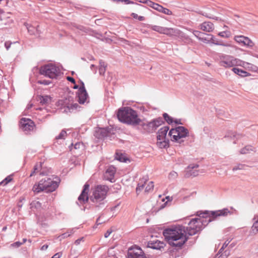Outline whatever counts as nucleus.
Instances as JSON below:
<instances>
[{"instance_id": "nucleus-1", "label": "nucleus", "mask_w": 258, "mask_h": 258, "mask_svg": "<svg viewBox=\"0 0 258 258\" xmlns=\"http://www.w3.org/2000/svg\"><path fill=\"white\" fill-rule=\"evenodd\" d=\"M229 213L227 208L216 211H198L197 215L199 218L191 219L187 227L180 225L172 226L164 229L163 234L170 245L181 248L188 239L187 235L196 234L217 217L226 216Z\"/></svg>"}, {"instance_id": "nucleus-2", "label": "nucleus", "mask_w": 258, "mask_h": 258, "mask_svg": "<svg viewBox=\"0 0 258 258\" xmlns=\"http://www.w3.org/2000/svg\"><path fill=\"white\" fill-rule=\"evenodd\" d=\"M117 117L123 123L134 126L141 124L142 120L139 118L137 112L130 107H124L118 109Z\"/></svg>"}, {"instance_id": "nucleus-3", "label": "nucleus", "mask_w": 258, "mask_h": 258, "mask_svg": "<svg viewBox=\"0 0 258 258\" xmlns=\"http://www.w3.org/2000/svg\"><path fill=\"white\" fill-rule=\"evenodd\" d=\"M55 180L50 178L41 179L38 183H35L33 185L32 190L35 194H38L41 191L49 192L54 191L58 187L60 181L57 177H55Z\"/></svg>"}, {"instance_id": "nucleus-4", "label": "nucleus", "mask_w": 258, "mask_h": 258, "mask_svg": "<svg viewBox=\"0 0 258 258\" xmlns=\"http://www.w3.org/2000/svg\"><path fill=\"white\" fill-rule=\"evenodd\" d=\"M188 134L187 128L182 126H178L171 129L168 133V136L170 137L171 141L181 144L184 141L183 138L187 137Z\"/></svg>"}, {"instance_id": "nucleus-5", "label": "nucleus", "mask_w": 258, "mask_h": 258, "mask_svg": "<svg viewBox=\"0 0 258 258\" xmlns=\"http://www.w3.org/2000/svg\"><path fill=\"white\" fill-rule=\"evenodd\" d=\"M39 73L50 79H56L60 75L59 68L52 63H48L41 66Z\"/></svg>"}, {"instance_id": "nucleus-6", "label": "nucleus", "mask_w": 258, "mask_h": 258, "mask_svg": "<svg viewBox=\"0 0 258 258\" xmlns=\"http://www.w3.org/2000/svg\"><path fill=\"white\" fill-rule=\"evenodd\" d=\"M108 191V188L107 186L104 185H97L93 191V196L90 198L91 201L93 203L102 201L106 198Z\"/></svg>"}, {"instance_id": "nucleus-7", "label": "nucleus", "mask_w": 258, "mask_h": 258, "mask_svg": "<svg viewBox=\"0 0 258 258\" xmlns=\"http://www.w3.org/2000/svg\"><path fill=\"white\" fill-rule=\"evenodd\" d=\"M241 60L236 58L233 56L222 54L219 57V64L225 68H231L234 66H239Z\"/></svg>"}, {"instance_id": "nucleus-8", "label": "nucleus", "mask_w": 258, "mask_h": 258, "mask_svg": "<svg viewBox=\"0 0 258 258\" xmlns=\"http://www.w3.org/2000/svg\"><path fill=\"white\" fill-rule=\"evenodd\" d=\"M164 122L162 117H158L152 120L148 123L142 122L141 125L143 129L147 132L151 133L155 131L159 126Z\"/></svg>"}, {"instance_id": "nucleus-9", "label": "nucleus", "mask_w": 258, "mask_h": 258, "mask_svg": "<svg viewBox=\"0 0 258 258\" xmlns=\"http://www.w3.org/2000/svg\"><path fill=\"white\" fill-rule=\"evenodd\" d=\"M81 86L79 88L77 93L78 101L80 104L88 103L89 102V96L85 89L84 83L81 81Z\"/></svg>"}, {"instance_id": "nucleus-10", "label": "nucleus", "mask_w": 258, "mask_h": 258, "mask_svg": "<svg viewBox=\"0 0 258 258\" xmlns=\"http://www.w3.org/2000/svg\"><path fill=\"white\" fill-rule=\"evenodd\" d=\"M20 123L22 130L26 134L32 131L35 126L33 121L28 118H22Z\"/></svg>"}, {"instance_id": "nucleus-11", "label": "nucleus", "mask_w": 258, "mask_h": 258, "mask_svg": "<svg viewBox=\"0 0 258 258\" xmlns=\"http://www.w3.org/2000/svg\"><path fill=\"white\" fill-rule=\"evenodd\" d=\"M128 258H146L142 249L138 247L130 248L127 253Z\"/></svg>"}, {"instance_id": "nucleus-12", "label": "nucleus", "mask_w": 258, "mask_h": 258, "mask_svg": "<svg viewBox=\"0 0 258 258\" xmlns=\"http://www.w3.org/2000/svg\"><path fill=\"white\" fill-rule=\"evenodd\" d=\"M81 106L77 103L68 102L66 100L64 103V106L62 108L63 112L68 113H75L80 110Z\"/></svg>"}, {"instance_id": "nucleus-13", "label": "nucleus", "mask_w": 258, "mask_h": 258, "mask_svg": "<svg viewBox=\"0 0 258 258\" xmlns=\"http://www.w3.org/2000/svg\"><path fill=\"white\" fill-rule=\"evenodd\" d=\"M199 167V165L197 164H191L188 166L185 171V177H189L190 176H196L199 174V171L196 170Z\"/></svg>"}, {"instance_id": "nucleus-14", "label": "nucleus", "mask_w": 258, "mask_h": 258, "mask_svg": "<svg viewBox=\"0 0 258 258\" xmlns=\"http://www.w3.org/2000/svg\"><path fill=\"white\" fill-rule=\"evenodd\" d=\"M234 40L241 45L250 47L253 45V43L251 40H250L248 37L242 35L235 36Z\"/></svg>"}, {"instance_id": "nucleus-15", "label": "nucleus", "mask_w": 258, "mask_h": 258, "mask_svg": "<svg viewBox=\"0 0 258 258\" xmlns=\"http://www.w3.org/2000/svg\"><path fill=\"white\" fill-rule=\"evenodd\" d=\"M89 184L86 183L84 185L83 189L78 197V201L81 204H85L88 200V192L89 189Z\"/></svg>"}, {"instance_id": "nucleus-16", "label": "nucleus", "mask_w": 258, "mask_h": 258, "mask_svg": "<svg viewBox=\"0 0 258 258\" xmlns=\"http://www.w3.org/2000/svg\"><path fill=\"white\" fill-rule=\"evenodd\" d=\"M24 25L26 26L28 32L30 35L39 36L41 34V31L39 30V26L37 25L36 27L29 24L27 23H25Z\"/></svg>"}, {"instance_id": "nucleus-17", "label": "nucleus", "mask_w": 258, "mask_h": 258, "mask_svg": "<svg viewBox=\"0 0 258 258\" xmlns=\"http://www.w3.org/2000/svg\"><path fill=\"white\" fill-rule=\"evenodd\" d=\"M181 32L177 29L164 27L163 34H165L169 36H180Z\"/></svg>"}, {"instance_id": "nucleus-18", "label": "nucleus", "mask_w": 258, "mask_h": 258, "mask_svg": "<svg viewBox=\"0 0 258 258\" xmlns=\"http://www.w3.org/2000/svg\"><path fill=\"white\" fill-rule=\"evenodd\" d=\"M109 135V129L108 128H98L96 130L94 133V136L98 139H103Z\"/></svg>"}, {"instance_id": "nucleus-19", "label": "nucleus", "mask_w": 258, "mask_h": 258, "mask_svg": "<svg viewBox=\"0 0 258 258\" xmlns=\"http://www.w3.org/2000/svg\"><path fill=\"white\" fill-rule=\"evenodd\" d=\"M115 172V167L113 166H110L107 169L104 176L107 180H108L111 182H113Z\"/></svg>"}, {"instance_id": "nucleus-20", "label": "nucleus", "mask_w": 258, "mask_h": 258, "mask_svg": "<svg viewBox=\"0 0 258 258\" xmlns=\"http://www.w3.org/2000/svg\"><path fill=\"white\" fill-rule=\"evenodd\" d=\"M199 28L204 31L211 32L214 30V26L211 22H204L200 24Z\"/></svg>"}, {"instance_id": "nucleus-21", "label": "nucleus", "mask_w": 258, "mask_h": 258, "mask_svg": "<svg viewBox=\"0 0 258 258\" xmlns=\"http://www.w3.org/2000/svg\"><path fill=\"white\" fill-rule=\"evenodd\" d=\"M213 10L209 9L206 8L205 9L203 10H199L197 11V13L199 14H201L208 18L212 19H216L217 20H218V18L215 17L213 16V15L212 14V12Z\"/></svg>"}, {"instance_id": "nucleus-22", "label": "nucleus", "mask_w": 258, "mask_h": 258, "mask_svg": "<svg viewBox=\"0 0 258 258\" xmlns=\"http://www.w3.org/2000/svg\"><path fill=\"white\" fill-rule=\"evenodd\" d=\"M239 66H241L245 69L253 72H258V67L253 64L245 62L241 60Z\"/></svg>"}, {"instance_id": "nucleus-23", "label": "nucleus", "mask_w": 258, "mask_h": 258, "mask_svg": "<svg viewBox=\"0 0 258 258\" xmlns=\"http://www.w3.org/2000/svg\"><path fill=\"white\" fill-rule=\"evenodd\" d=\"M169 127L168 126H164L161 128L157 133V140H164L166 139V135L168 131H169Z\"/></svg>"}, {"instance_id": "nucleus-24", "label": "nucleus", "mask_w": 258, "mask_h": 258, "mask_svg": "<svg viewBox=\"0 0 258 258\" xmlns=\"http://www.w3.org/2000/svg\"><path fill=\"white\" fill-rule=\"evenodd\" d=\"M243 137L241 134H237L233 131L228 132L225 136V138H229L231 140H234L233 143L236 144V141H238Z\"/></svg>"}, {"instance_id": "nucleus-25", "label": "nucleus", "mask_w": 258, "mask_h": 258, "mask_svg": "<svg viewBox=\"0 0 258 258\" xmlns=\"http://www.w3.org/2000/svg\"><path fill=\"white\" fill-rule=\"evenodd\" d=\"M164 243L158 240L150 241L148 242V246L155 249H159L163 247Z\"/></svg>"}, {"instance_id": "nucleus-26", "label": "nucleus", "mask_w": 258, "mask_h": 258, "mask_svg": "<svg viewBox=\"0 0 258 258\" xmlns=\"http://www.w3.org/2000/svg\"><path fill=\"white\" fill-rule=\"evenodd\" d=\"M254 222L251 227L250 233L251 235H256L258 233V215H255L253 218Z\"/></svg>"}, {"instance_id": "nucleus-27", "label": "nucleus", "mask_w": 258, "mask_h": 258, "mask_svg": "<svg viewBox=\"0 0 258 258\" xmlns=\"http://www.w3.org/2000/svg\"><path fill=\"white\" fill-rule=\"evenodd\" d=\"M51 100V98L48 95H43L39 97L38 101L41 105L48 104Z\"/></svg>"}, {"instance_id": "nucleus-28", "label": "nucleus", "mask_w": 258, "mask_h": 258, "mask_svg": "<svg viewBox=\"0 0 258 258\" xmlns=\"http://www.w3.org/2000/svg\"><path fill=\"white\" fill-rule=\"evenodd\" d=\"M145 3L147 6L152 8L154 10H155L159 12L162 7V6L161 5H160L157 3H155L151 1H146Z\"/></svg>"}, {"instance_id": "nucleus-29", "label": "nucleus", "mask_w": 258, "mask_h": 258, "mask_svg": "<svg viewBox=\"0 0 258 258\" xmlns=\"http://www.w3.org/2000/svg\"><path fill=\"white\" fill-rule=\"evenodd\" d=\"M250 152H255V148L250 145H247L240 151L241 154H246L249 153Z\"/></svg>"}, {"instance_id": "nucleus-30", "label": "nucleus", "mask_w": 258, "mask_h": 258, "mask_svg": "<svg viewBox=\"0 0 258 258\" xmlns=\"http://www.w3.org/2000/svg\"><path fill=\"white\" fill-rule=\"evenodd\" d=\"M41 207V204L37 201H33L30 203V208L33 211H38Z\"/></svg>"}, {"instance_id": "nucleus-31", "label": "nucleus", "mask_w": 258, "mask_h": 258, "mask_svg": "<svg viewBox=\"0 0 258 258\" xmlns=\"http://www.w3.org/2000/svg\"><path fill=\"white\" fill-rule=\"evenodd\" d=\"M157 144L160 148H166L169 146V140H157Z\"/></svg>"}, {"instance_id": "nucleus-32", "label": "nucleus", "mask_w": 258, "mask_h": 258, "mask_svg": "<svg viewBox=\"0 0 258 258\" xmlns=\"http://www.w3.org/2000/svg\"><path fill=\"white\" fill-rule=\"evenodd\" d=\"M232 71L235 74L241 77H246L248 76L249 75L248 73H247V72H245L241 69L237 68H233Z\"/></svg>"}, {"instance_id": "nucleus-33", "label": "nucleus", "mask_w": 258, "mask_h": 258, "mask_svg": "<svg viewBox=\"0 0 258 258\" xmlns=\"http://www.w3.org/2000/svg\"><path fill=\"white\" fill-rule=\"evenodd\" d=\"M148 28H150L152 30L156 31L160 34H163L164 29V27L157 26V25H150L148 26Z\"/></svg>"}, {"instance_id": "nucleus-34", "label": "nucleus", "mask_w": 258, "mask_h": 258, "mask_svg": "<svg viewBox=\"0 0 258 258\" xmlns=\"http://www.w3.org/2000/svg\"><path fill=\"white\" fill-rule=\"evenodd\" d=\"M99 65H100V67L99 69V74L100 75H103L106 71V65L105 62L102 60H100L99 61Z\"/></svg>"}, {"instance_id": "nucleus-35", "label": "nucleus", "mask_w": 258, "mask_h": 258, "mask_svg": "<svg viewBox=\"0 0 258 258\" xmlns=\"http://www.w3.org/2000/svg\"><path fill=\"white\" fill-rule=\"evenodd\" d=\"M147 181V179L143 178V179H141L140 180V181L138 184V186L136 188V191L137 192L140 191L142 190L144 187V183H145L146 181Z\"/></svg>"}, {"instance_id": "nucleus-36", "label": "nucleus", "mask_w": 258, "mask_h": 258, "mask_svg": "<svg viewBox=\"0 0 258 258\" xmlns=\"http://www.w3.org/2000/svg\"><path fill=\"white\" fill-rule=\"evenodd\" d=\"M70 149L71 151H73L74 149H83L84 148L83 144L82 142H77L74 145L73 144H72L71 146H69Z\"/></svg>"}, {"instance_id": "nucleus-37", "label": "nucleus", "mask_w": 258, "mask_h": 258, "mask_svg": "<svg viewBox=\"0 0 258 258\" xmlns=\"http://www.w3.org/2000/svg\"><path fill=\"white\" fill-rule=\"evenodd\" d=\"M211 42L216 45H223L225 46H228L229 45L228 44H223L219 42L217 38H216L215 37H214L213 35H211Z\"/></svg>"}, {"instance_id": "nucleus-38", "label": "nucleus", "mask_w": 258, "mask_h": 258, "mask_svg": "<svg viewBox=\"0 0 258 258\" xmlns=\"http://www.w3.org/2000/svg\"><path fill=\"white\" fill-rule=\"evenodd\" d=\"M163 116L164 120L168 123L171 124L173 122V118L170 116L167 113H164Z\"/></svg>"}, {"instance_id": "nucleus-39", "label": "nucleus", "mask_w": 258, "mask_h": 258, "mask_svg": "<svg viewBox=\"0 0 258 258\" xmlns=\"http://www.w3.org/2000/svg\"><path fill=\"white\" fill-rule=\"evenodd\" d=\"M41 165L40 163H37L33 168V171L30 174V176H32L37 173L41 169Z\"/></svg>"}, {"instance_id": "nucleus-40", "label": "nucleus", "mask_w": 258, "mask_h": 258, "mask_svg": "<svg viewBox=\"0 0 258 258\" xmlns=\"http://www.w3.org/2000/svg\"><path fill=\"white\" fill-rule=\"evenodd\" d=\"M193 34L196 37H197L200 40H206V39H204L202 36L203 35L204 33H202L201 32L199 31H197V30H194L193 31Z\"/></svg>"}, {"instance_id": "nucleus-41", "label": "nucleus", "mask_w": 258, "mask_h": 258, "mask_svg": "<svg viewBox=\"0 0 258 258\" xmlns=\"http://www.w3.org/2000/svg\"><path fill=\"white\" fill-rule=\"evenodd\" d=\"M230 31H224L218 34L219 36L225 38H229L230 36Z\"/></svg>"}, {"instance_id": "nucleus-42", "label": "nucleus", "mask_w": 258, "mask_h": 258, "mask_svg": "<svg viewBox=\"0 0 258 258\" xmlns=\"http://www.w3.org/2000/svg\"><path fill=\"white\" fill-rule=\"evenodd\" d=\"M67 132L65 130H63L61 131L60 134L55 137L56 140L59 139H64L65 137L67 136Z\"/></svg>"}, {"instance_id": "nucleus-43", "label": "nucleus", "mask_w": 258, "mask_h": 258, "mask_svg": "<svg viewBox=\"0 0 258 258\" xmlns=\"http://www.w3.org/2000/svg\"><path fill=\"white\" fill-rule=\"evenodd\" d=\"M73 233V230H71L70 231H68L67 232L64 233L62 234L59 235L58 238H59L60 240L62 239L65 238L71 235Z\"/></svg>"}, {"instance_id": "nucleus-44", "label": "nucleus", "mask_w": 258, "mask_h": 258, "mask_svg": "<svg viewBox=\"0 0 258 258\" xmlns=\"http://www.w3.org/2000/svg\"><path fill=\"white\" fill-rule=\"evenodd\" d=\"M108 255L105 258H116L115 256L114 251L112 248L108 249L107 252Z\"/></svg>"}, {"instance_id": "nucleus-45", "label": "nucleus", "mask_w": 258, "mask_h": 258, "mask_svg": "<svg viewBox=\"0 0 258 258\" xmlns=\"http://www.w3.org/2000/svg\"><path fill=\"white\" fill-rule=\"evenodd\" d=\"M229 254V251L226 250H224L223 253H222L221 254H220L218 255H217L216 257L217 258H227Z\"/></svg>"}, {"instance_id": "nucleus-46", "label": "nucleus", "mask_w": 258, "mask_h": 258, "mask_svg": "<svg viewBox=\"0 0 258 258\" xmlns=\"http://www.w3.org/2000/svg\"><path fill=\"white\" fill-rule=\"evenodd\" d=\"M245 167H246V165L245 164H239L233 167L232 170L235 171L237 170H242L244 169Z\"/></svg>"}, {"instance_id": "nucleus-47", "label": "nucleus", "mask_w": 258, "mask_h": 258, "mask_svg": "<svg viewBox=\"0 0 258 258\" xmlns=\"http://www.w3.org/2000/svg\"><path fill=\"white\" fill-rule=\"evenodd\" d=\"M178 176V174L174 171H172L170 172L168 175V178L171 180H174L176 179Z\"/></svg>"}, {"instance_id": "nucleus-48", "label": "nucleus", "mask_w": 258, "mask_h": 258, "mask_svg": "<svg viewBox=\"0 0 258 258\" xmlns=\"http://www.w3.org/2000/svg\"><path fill=\"white\" fill-rule=\"evenodd\" d=\"M154 187V183L153 181H150L149 182L148 184L145 188L146 192H150L152 190H153Z\"/></svg>"}, {"instance_id": "nucleus-49", "label": "nucleus", "mask_w": 258, "mask_h": 258, "mask_svg": "<svg viewBox=\"0 0 258 258\" xmlns=\"http://www.w3.org/2000/svg\"><path fill=\"white\" fill-rule=\"evenodd\" d=\"M160 12L162 13L167 15H171L172 14V12L168 9L164 8L163 6L161 9Z\"/></svg>"}, {"instance_id": "nucleus-50", "label": "nucleus", "mask_w": 258, "mask_h": 258, "mask_svg": "<svg viewBox=\"0 0 258 258\" xmlns=\"http://www.w3.org/2000/svg\"><path fill=\"white\" fill-rule=\"evenodd\" d=\"M12 180V177L11 176H8L0 183V185H6L9 182H10Z\"/></svg>"}, {"instance_id": "nucleus-51", "label": "nucleus", "mask_w": 258, "mask_h": 258, "mask_svg": "<svg viewBox=\"0 0 258 258\" xmlns=\"http://www.w3.org/2000/svg\"><path fill=\"white\" fill-rule=\"evenodd\" d=\"M38 83L40 84L47 85H49L51 83V82L48 80H40L38 81Z\"/></svg>"}, {"instance_id": "nucleus-52", "label": "nucleus", "mask_w": 258, "mask_h": 258, "mask_svg": "<svg viewBox=\"0 0 258 258\" xmlns=\"http://www.w3.org/2000/svg\"><path fill=\"white\" fill-rule=\"evenodd\" d=\"M102 215L100 216L96 220V224L97 225H100L103 222H105V220H102Z\"/></svg>"}, {"instance_id": "nucleus-53", "label": "nucleus", "mask_w": 258, "mask_h": 258, "mask_svg": "<svg viewBox=\"0 0 258 258\" xmlns=\"http://www.w3.org/2000/svg\"><path fill=\"white\" fill-rule=\"evenodd\" d=\"M12 43L10 41H6L5 43V46L7 50L9 49Z\"/></svg>"}, {"instance_id": "nucleus-54", "label": "nucleus", "mask_w": 258, "mask_h": 258, "mask_svg": "<svg viewBox=\"0 0 258 258\" xmlns=\"http://www.w3.org/2000/svg\"><path fill=\"white\" fill-rule=\"evenodd\" d=\"M116 158L117 160L122 162H125L126 160V159L121 156H119L118 157L117 156L116 157Z\"/></svg>"}, {"instance_id": "nucleus-55", "label": "nucleus", "mask_w": 258, "mask_h": 258, "mask_svg": "<svg viewBox=\"0 0 258 258\" xmlns=\"http://www.w3.org/2000/svg\"><path fill=\"white\" fill-rule=\"evenodd\" d=\"M21 245H22V243H21V242L20 241H17L16 242H14V243H13L12 244V245L14 247H20Z\"/></svg>"}, {"instance_id": "nucleus-56", "label": "nucleus", "mask_w": 258, "mask_h": 258, "mask_svg": "<svg viewBox=\"0 0 258 258\" xmlns=\"http://www.w3.org/2000/svg\"><path fill=\"white\" fill-rule=\"evenodd\" d=\"M230 240H227L223 244L222 246V249H225V248H226L227 245L229 244V243H230Z\"/></svg>"}, {"instance_id": "nucleus-57", "label": "nucleus", "mask_w": 258, "mask_h": 258, "mask_svg": "<svg viewBox=\"0 0 258 258\" xmlns=\"http://www.w3.org/2000/svg\"><path fill=\"white\" fill-rule=\"evenodd\" d=\"M67 79L68 81H70V82L73 83V84H75V80L71 77H70V76H68L67 77Z\"/></svg>"}, {"instance_id": "nucleus-58", "label": "nucleus", "mask_w": 258, "mask_h": 258, "mask_svg": "<svg viewBox=\"0 0 258 258\" xmlns=\"http://www.w3.org/2000/svg\"><path fill=\"white\" fill-rule=\"evenodd\" d=\"M84 239V238L83 237H81L80 238H79L78 239H77L75 241V244L76 245H78L79 244H80L81 241H83Z\"/></svg>"}, {"instance_id": "nucleus-59", "label": "nucleus", "mask_w": 258, "mask_h": 258, "mask_svg": "<svg viewBox=\"0 0 258 258\" xmlns=\"http://www.w3.org/2000/svg\"><path fill=\"white\" fill-rule=\"evenodd\" d=\"M112 233V230H108L106 233L104 234V237L105 238H107L109 236L110 234Z\"/></svg>"}, {"instance_id": "nucleus-60", "label": "nucleus", "mask_w": 258, "mask_h": 258, "mask_svg": "<svg viewBox=\"0 0 258 258\" xmlns=\"http://www.w3.org/2000/svg\"><path fill=\"white\" fill-rule=\"evenodd\" d=\"M61 256V254L59 252L55 253L54 255H53L51 258H60Z\"/></svg>"}, {"instance_id": "nucleus-61", "label": "nucleus", "mask_w": 258, "mask_h": 258, "mask_svg": "<svg viewBox=\"0 0 258 258\" xmlns=\"http://www.w3.org/2000/svg\"><path fill=\"white\" fill-rule=\"evenodd\" d=\"M24 200V198H21L19 202L18 205V206L19 208H22L23 205H22V204H21V203H22Z\"/></svg>"}, {"instance_id": "nucleus-62", "label": "nucleus", "mask_w": 258, "mask_h": 258, "mask_svg": "<svg viewBox=\"0 0 258 258\" xmlns=\"http://www.w3.org/2000/svg\"><path fill=\"white\" fill-rule=\"evenodd\" d=\"M48 245L47 244L43 245L40 248L41 250H45L48 248Z\"/></svg>"}, {"instance_id": "nucleus-63", "label": "nucleus", "mask_w": 258, "mask_h": 258, "mask_svg": "<svg viewBox=\"0 0 258 258\" xmlns=\"http://www.w3.org/2000/svg\"><path fill=\"white\" fill-rule=\"evenodd\" d=\"M131 16H132L134 19H138V17H139V16H138L137 14L134 13H132Z\"/></svg>"}, {"instance_id": "nucleus-64", "label": "nucleus", "mask_w": 258, "mask_h": 258, "mask_svg": "<svg viewBox=\"0 0 258 258\" xmlns=\"http://www.w3.org/2000/svg\"><path fill=\"white\" fill-rule=\"evenodd\" d=\"M173 122H175L176 124H182L180 119H176L174 120H173Z\"/></svg>"}]
</instances>
